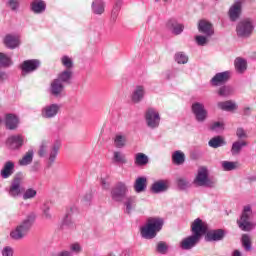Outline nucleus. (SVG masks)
<instances>
[{"label":"nucleus","mask_w":256,"mask_h":256,"mask_svg":"<svg viewBox=\"0 0 256 256\" xmlns=\"http://www.w3.org/2000/svg\"><path fill=\"white\" fill-rule=\"evenodd\" d=\"M164 221L159 217H150L147 219V223L140 229L143 239H155L157 233L163 229Z\"/></svg>","instance_id":"1"},{"label":"nucleus","mask_w":256,"mask_h":256,"mask_svg":"<svg viewBox=\"0 0 256 256\" xmlns=\"http://www.w3.org/2000/svg\"><path fill=\"white\" fill-rule=\"evenodd\" d=\"M36 218L37 216L35 213H30L18 226H16L14 230L10 232L11 239H14V241H21V239L27 237V233L31 231Z\"/></svg>","instance_id":"2"},{"label":"nucleus","mask_w":256,"mask_h":256,"mask_svg":"<svg viewBox=\"0 0 256 256\" xmlns=\"http://www.w3.org/2000/svg\"><path fill=\"white\" fill-rule=\"evenodd\" d=\"M251 219H253V210L251 209V206H244L240 219L237 220L239 229H241V231H251L255 229L256 224L251 222Z\"/></svg>","instance_id":"3"},{"label":"nucleus","mask_w":256,"mask_h":256,"mask_svg":"<svg viewBox=\"0 0 256 256\" xmlns=\"http://www.w3.org/2000/svg\"><path fill=\"white\" fill-rule=\"evenodd\" d=\"M25 179V176L23 175V172H18L13 177L10 187H9V195L10 197H13V199H17V197H22L24 187H23V181Z\"/></svg>","instance_id":"4"},{"label":"nucleus","mask_w":256,"mask_h":256,"mask_svg":"<svg viewBox=\"0 0 256 256\" xmlns=\"http://www.w3.org/2000/svg\"><path fill=\"white\" fill-rule=\"evenodd\" d=\"M217 181L209 178V170L206 167H201L198 169V173L194 179V185L197 187H208L213 189Z\"/></svg>","instance_id":"5"},{"label":"nucleus","mask_w":256,"mask_h":256,"mask_svg":"<svg viewBox=\"0 0 256 256\" xmlns=\"http://www.w3.org/2000/svg\"><path fill=\"white\" fill-rule=\"evenodd\" d=\"M129 192V188L127 184L124 182H118L112 189H111V198L113 201L117 203H121L123 199H125V195Z\"/></svg>","instance_id":"6"},{"label":"nucleus","mask_w":256,"mask_h":256,"mask_svg":"<svg viewBox=\"0 0 256 256\" xmlns=\"http://www.w3.org/2000/svg\"><path fill=\"white\" fill-rule=\"evenodd\" d=\"M145 121L149 129H157L161 123V116L154 108H148L145 113Z\"/></svg>","instance_id":"7"},{"label":"nucleus","mask_w":256,"mask_h":256,"mask_svg":"<svg viewBox=\"0 0 256 256\" xmlns=\"http://www.w3.org/2000/svg\"><path fill=\"white\" fill-rule=\"evenodd\" d=\"M191 111L198 123H205V121H207L209 113L207 112V109H205V105H203V103H193L191 106Z\"/></svg>","instance_id":"8"},{"label":"nucleus","mask_w":256,"mask_h":256,"mask_svg":"<svg viewBox=\"0 0 256 256\" xmlns=\"http://www.w3.org/2000/svg\"><path fill=\"white\" fill-rule=\"evenodd\" d=\"M253 23L249 19L240 21L236 26V33L238 37L247 38L253 33Z\"/></svg>","instance_id":"9"},{"label":"nucleus","mask_w":256,"mask_h":256,"mask_svg":"<svg viewBox=\"0 0 256 256\" xmlns=\"http://www.w3.org/2000/svg\"><path fill=\"white\" fill-rule=\"evenodd\" d=\"M192 233L194 237L201 239L202 235H205V233H207V223L203 222L201 218L195 219L192 223Z\"/></svg>","instance_id":"10"},{"label":"nucleus","mask_w":256,"mask_h":256,"mask_svg":"<svg viewBox=\"0 0 256 256\" xmlns=\"http://www.w3.org/2000/svg\"><path fill=\"white\" fill-rule=\"evenodd\" d=\"M61 110V105L59 104H50L42 108L41 117L43 119H53L57 117L59 111Z\"/></svg>","instance_id":"11"},{"label":"nucleus","mask_w":256,"mask_h":256,"mask_svg":"<svg viewBox=\"0 0 256 256\" xmlns=\"http://www.w3.org/2000/svg\"><path fill=\"white\" fill-rule=\"evenodd\" d=\"M50 94L57 99L65 97V84H62V82H59V80L54 79L50 85Z\"/></svg>","instance_id":"12"},{"label":"nucleus","mask_w":256,"mask_h":256,"mask_svg":"<svg viewBox=\"0 0 256 256\" xmlns=\"http://www.w3.org/2000/svg\"><path fill=\"white\" fill-rule=\"evenodd\" d=\"M40 66L41 61L37 59L25 60L21 64L20 69L22 70L23 75H26L28 73H33V71H37V69H39Z\"/></svg>","instance_id":"13"},{"label":"nucleus","mask_w":256,"mask_h":256,"mask_svg":"<svg viewBox=\"0 0 256 256\" xmlns=\"http://www.w3.org/2000/svg\"><path fill=\"white\" fill-rule=\"evenodd\" d=\"M198 31H199V33H203V35H205L207 37H213V35H215V30L213 29V24H211L207 20L199 21Z\"/></svg>","instance_id":"14"},{"label":"nucleus","mask_w":256,"mask_h":256,"mask_svg":"<svg viewBox=\"0 0 256 256\" xmlns=\"http://www.w3.org/2000/svg\"><path fill=\"white\" fill-rule=\"evenodd\" d=\"M231 77V72L225 71L217 73L212 79L211 84L214 87H219V85H223V83H227Z\"/></svg>","instance_id":"15"},{"label":"nucleus","mask_w":256,"mask_h":256,"mask_svg":"<svg viewBox=\"0 0 256 256\" xmlns=\"http://www.w3.org/2000/svg\"><path fill=\"white\" fill-rule=\"evenodd\" d=\"M145 86L137 85L134 87L131 94L132 103H141L145 99Z\"/></svg>","instance_id":"16"},{"label":"nucleus","mask_w":256,"mask_h":256,"mask_svg":"<svg viewBox=\"0 0 256 256\" xmlns=\"http://www.w3.org/2000/svg\"><path fill=\"white\" fill-rule=\"evenodd\" d=\"M61 149V141L56 140L53 145L50 147V151L48 153V165L51 167L53 163H55V159L59 155V150Z\"/></svg>","instance_id":"17"},{"label":"nucleus","mask_w":256,"mask_h":256,"mask_svg":"<svg viewBox=\"0 0 256 256\" xmlns=\"http://www.w3.org/2000/svg\"><path fill=\"white\" fill-rule=\"evenodd\" d=\"M199 241H201V239L192 234L181 241L180 247L184 251H189V249H193V247H195Z\"/></svg>","instance_id":"18"},{"label":"nucleus","mask_w":256,"mask_h":256,"mask_svg":"<svg viewBox=\"0 0 256 256\" xmlns=\"http://www.w3.org/2000/svg\"><path fill=\"white\" fill-rule=\"evenodd\" d=\"M241 7H242L241 0H236L234 4L230 7L228 15L231 21H237V19L241 17Z\"/></svg>","instance_id":"19"},{"label":"nucleus","mask_w":256,"mask_h":256,"mask_svg":"<svg viewBox=\"0 0 256 256\" xmlns=\"http://www.w3.org/2000/svg\"><path fill=\"white\" fill-rule=\"evenodd\" d=\"M223 239H225V230L223 229L210 230L206 233L207 241H223Z\"/></svg>","instance_id":"20"},{"label":"nucleus","mask_w":256,"mask_h":256,"mask_svg":"<svg viewBox=\"0 0 256 256\" xmlns=\"http://www.w3.org/2000/svg\"><path fill=\"white\" fill-rule=\"evenodd\" d=\"M4 123L6 125V129L13 131L19 126V118L15 114H6Z\"/></svg>","instance_id":"21"},{"label":"nucleus","mask_w":256,"mask_h":256,"mask_svg":"<svg viewBox=\"0 0 256 256\" xmlns=\"http://www.w3.org/2000/svg\"><path fill=\"white\" fill-rule=\"evenodd\" d=\"M23 141L24 138L22 135H13L7 139L6 143L10 149H20V147H23Z\"/></svg>","instance_id":"22"},{"label":"nucleus","mask_w":256,"mask_h":256,"mask_svg":"<svg viewBox=\"0 0 256 256\" xmlns=\"http://www.w3.org/2000/svg\"><path fill=\"white\" fill-rule=\"evenodd\" d=\"M169 189V181L167 180H158L154 182L151 186L152 193H165Z\"/></svg>","instance_id":"23"},{"label":"nucleus","mask_w":256,"mask_h":256,"mask_svg":"<svg viewBox=\"0 0 256 256\" xmlns=\"http://www.w3.org/2000/svg\"><path fill=\"white\" fill-rule=\"evenodd\" d=\"M30 9L36 15H41V13H45V9H47V4L43 0H34L30 4Z\"/></svg>","instance_id":"24"},{"label":"nucleus","mask_w":256,"mask_h":256,"mask_svg":"<svg viewBox=\"0 0 256 256\" xmlns=\"http://www.w3.org/2000/svg\"><path fill=\"white\" fill-rule=\"evenodd\" d=\"M13 173H15V163L7 161L0 172L2 179H9Z\"/></svg>","instance_id":"25"},{"label":"nucleus","mask_w":256,"mask_h":256,"mask_svg":"<svg viewBox=\"0 0 256 256\" xmlns=\"http://www.w3.org/2000/svg\"><path fill=\"white\" fill-rule=\"evenodd\" d=\"M166 26L173 35H181L185 29V26L183 24H179L175 20H169Z\"/></svg>","instance_id":"26"},{"label":"nucleus","mask_w":256,"mask_h":256,"mask_svg":"<svg viewBox=\"0 0 256 256\" xmlns=\"http://www.w3.org/2000/svg\"><path fill=\"white\" fill-rule=\"evenodd\" d=\"M19 44V36L8 34L4 38V45L7 49H17Z\"/></svg>","instance_id":"27"},{"label":"nucleus","mask_w":256,"mask_h":256,"mask_svg":"<svg viewBox=\"0 0 256 256\" xmlns=\"http://www.w3.org/2000/svg\"><path fill=\"white\" fill-rule=\"evenodd\" d=\"M71 79H73V70H64L60 72L56 78L57 81L64 85H69V83H71Z\"/></svg>","instance_id":"28"},{"label":"nucleus","mask_w":256,"mask_h":256,"mask_svg":"<svg viewBox=\"0 0 256 256\" xmlns=\"http://www.w3.org/2000/svg\"><path fill=\"white\" fill-rule=\"evenodd\" d=\"M91 9L94 15H103L105 13V1L94 0L91 4Z\"/></svg>","instance_id":"29"},{"label":"nucleus","mask_w":256,"mask_h":256,"mask_svg":"<svg viewBox=\"0 0 256 256\" xmlns=\"http://www.w3.org/2000/svg\"><path fill=\"white\" fill-rule=\"evenodd\" d=\"M60 229L62 231H67L69 229H75V223L73 222V218L71 217V214H66L64 218L62 219Z\"/></svg>","instance_id":"30"},{"label":"nucleus","mask_w":256,"mask_h":256,"mask_svg":"<svg viewBox=\"0 0 256 256\" xmlns=\"http://www.w3.org/2000/svg\"><path fill=\"white\" fill-rule=\"evenodd\" d=\"M147 189V178L138 177L134 183V191L136 193H143Z\"/></svg>","instance_id":"31"},{"label":"nucleus","mask_w":256,"mask_h":256,"mask_svg":"<svg viewBox=\"0 0 256 256\" xmlns=\"http://www.w3.org/2000/svg\"><path fill=\"white\" fill-rule=\"evenodd\" d=\"M34 155H35V152H33V150H29L24 154L22 159L18 161V165H20V167H27V165H31V163H33Z\"/></svg>","instance_id":"32"},{"label":"nucleus","mask_w":256,"mask_h":256,"mask_svg":"<svg viewBox=\"0 0 256 256\" xmlns=\"http://www.w3.org/2000/svg\"><path fill=\"white\" fill-rule=\"evenodd\" d=\"M217 107L222 111H235V109H237V104L231 100H227L224 102H218Z\"/></svg>","instance_id":"33"},{"label":"nucleus","mask_w":256,"mask_h":256,"mask_svg":"<svg viewBox=\"0 0 256 256\" xmlns=\"http://www.w3.org/2000/svg\"><path fill=\"white\" fill-rule=\"evenodd\" d=\"M137 203V198L135 196H129L126 198L124 205L126 207L125 213L131 215V211L135 209V205Z\"/></svg>","instance_id":"34"},{"label":"nucleus","mask_w":256,"mask_h":256,"mask_svg":"<svg viewBox=\"0 0 256 256\" xmlns=\"http://www.w3.org/2000/svg\"><path fill=\"white\" fill-rule=\"evenodd\" d=\"M37 197V190L35 188H27L22 192L23 201H31Z\"/></svg>","instance_id":"35"},{"label":"nucleus","mask_w":256,"mask_h":256,"mask_svg":"<svg viewBox=\"0 0 256 256\" xmlns=\"http://www.w3.org/2000/svg\"><path fill=\"white\" fill-rule=\"evenodd\" d=\"M234 65L237 73H245L247 71V60L243 58H236Z\"/></svg>","instance_id":"36"},{"label":"nucleus","mask_w":256,"mask_h":256,"mask_svg":"<svg viewBox=\"0 0 256 256\" xmlns=\"http://www.w3.org/2000/svg\"><path fill=\"white\" fill-rule=\"evenodd\" d=\"M127 145V136L123 134H116L114 137V146L116 149H123Z\"/></svg>","instance_id":"37"},{"label":"nucleus","mask_w":256,"mask_h":256,"mask_svg":"<svg viewBox=\"0 0 256 256\" xmlns=\"http://www.w3.org/2000/svg\"><path fill=\"white\" fill-rule=\"evenodd\" d=\"M172 161L174 165H183L185 163V153L180 150L175 151L172 154Z\"/></svg>","instance_id":"38"},{"label":"nucleus","mask_w":256,"mask_h":256,"mask_svg":"<svg viewBox=\"0 0 256 256\" xmlns=\"http://www.w3.org/2000/svg\"><path fill=\"white\" fill-rule=\"evenodd\" d=\"M208 145L209 147H212V149H219V147H223V145H225V141H223L221 136H216L209 140Z\"/></svg>","instance_id":"39"},{"label":"nucleus","mask_w":256,"mask_h":256,"mask_svg":"<svg viewBox=\"0 0 256 256\" xmlns=\"http://www.w3.org/2000/svg\"><path fill=\"white\" fill-rule=\"evenodd\" d=\"M243 147H247V142L245 141H236L232 144L231 153L232 155H239L241 153V149Z\"/></svg>","instance_id":"40"},{"label":"nucleus","mask_w":256,"mask_h":256,"mask_svg":"<svg viewBox=\"0 0 256 256\" xmlns=\"http://www.w3.org/2000/svg\"><path fill=\"white\" fill-rule=\"evenodd\" d=\"M149 163V157L144 153H137L135 156V165L143 167Z\"/></svg>","instance_id":"41"},{"label":"nucleus","mask_w":256,"mask_h":256,"mask_svg":"<svg viewBox=\"0 0 256 256\" xmlns=\"http://www.w3.org/2000/svg\"><path fill=\"white\" fill-rule=\"evenodd\" d=\"M112 161L114 163H121L122 165H125L127 163V157L125 156V154H123V152L115 151L113 153Z\"/></svg>","instance_id":"42"},{"label":"nucleus","mask_w":256,"mask_h":256,"mask_svg":"<svg viewBox=\"0 0 256 256\" xmlns=\"http://www.w3.org/2000/svg\"><path fill=\"white\" fill-rule=\"evenodd\" d=\"M11 65H13V60H11L5 53L0 52V67L7 69L8 67H11Z\"/></svg>","instance_id":"43"},{"label":"nucleus","mask_w":256,"mask_h":256,"mask_svg":"<svg viewBox=\"0 0 256 256\" xmlns=\"http://www.w3.org/2000/svg\"><path fill=\"white\" fill-rule=\"evenodd\" d=\"M49 140H42L38 149L39 157H47V151H49Z\"/></svg>","instance_id":"44"},{"label":"nucleus","mask_w":256,"mask_h":256,"mask_svg":"<svg viewBox=\"0 0 256 256\" xmlns=\"http://www.w3.org/2000/svg\"><path fill=\"white\" fill-rule=\"evenodd\" d=\"M176 183H177V187L181 191H185V190L189 189V187H191V183H189V180H187V178H184V177L177 178Z\"/></svg>","instance_id":"45"},{"label":"nucleus","mask_w":256,"mask_h":256,"mask_svg":"<svg viewBox=\"0 0 256 256\" xmlns=\"http://www.w3.org/2000/svg\"><path fill=\"white\" fill-rule=\"evenodd\" d=\"M242 247L245 251H251V236L249 234H243L241 238Z\"/></svg>","instance_id":"46"},{"label":"nucleus","mask_w":256,"mask_h":256,"mask_svg":"<svg viewBox=\"0 0 256 256\" xmlns=\"http://www.w3.org/2000/svg\"><path fill=\"white\" fill-rule=\"evenodd\" d=\"M175 61L179 65H185L189 61V56L185 55L183 52H178L175 54Z\"/></svg>","instance_id":"47"},{"label":"nucleus","mask_w":256,"mask_h":256,"mask_svg":"<svg viewBox=\"0 0 256 256\" xmlns=\"http://www.w3.org/2000/svg\"><path fill=\"white\" fill-rule=\"evenodd\" d=\"M121 5H122V1L118 0L111 12V19L112 21H117V17L119 16V11H121Z\"/></svg>","instance_id":"48"},{"label":"nucleus","mask_w":256,"mask_h":256,"mask_svg":"<svg viewBox=\"0 0 256 256\" xmlns=\"http://www.w3.org/2000/svg\"><path fill=\"white\" fill-rule=\"evenodd\" d=\"M233 93V87L231 86H222L218 90V95L220 97H229Z\"/></svg>","instance_id":"49"},{"label":"nucleus","mask_w":256,"mask_h":256,"mask_svg":"<svg viewBox=\"0 0 256 256\" xmlns=\"http://www.w3.org/2000/svg\"><path fill=\"white\" fill-rule=\"evenodd\" d=\"M222 167H223L224 171H235V169H237V167H239V163L223 161Z\"/></svg>","instance_id":"50"},{"label":"nucleus","mask_w":256,"mask_h":256,"mask_svg":"<svg viewBox=\"0 0 256 256\" xmlns=\"http://www.w3.org/2000/svg\"><path fill=\"white\" fill-rule=\"evenodd\" d=\"M41 209L43 212V217H45L46 219H51L53 217L51 215V203L44 202Z\"/></svg>","instance_id":"51"},{"label":"nucleus","mask_w":256,"mask_h":256,"mask_svg":"<svg viewBox=\"0 0 256 256\" xmlns=\"http://www.w3.org/2000/svg\"><path fill=\"white\" fill-rule=\"evenodd\" d=\"M61 63L63 67H65V69L69 71H71V69L74 67L73 59L69 58V56H63L61 58Z\"/></svg>","instance_id":"52"},{"label":"nucleus","mask_w":256,"mask_h":256,"mask_svg":"<svg viewBox=\"0 0 256 256\" xmlns=\"http://www.w3.org/2000/svg\"><path fill=\"white\" fill-rule=\"evenodd\" d=\"M168 249H169V246H167V243L163 241L158 242L156 247V251H158V253H161V255H165Z\"/></svg>","instance_id":"53"},{"label":"nucleus","mask_w":256,"mask_h":256,"mask_svg":"<svg viewBox=\"0 0 256 256\" xmlns=\"http://www.w3.org/2000/svg\"><path fill=\"white\" fill-rule=\"evenodd\" d=\"M197 45L200 47H205L207 43H209V40L207 39V36L198 35L195 37Z\"/></svg>","instance_id":"54"},{"label":"nucleus","mask_w":256,"mask_h":256,"mask_svg":"<svg viewBox=\"0 0 256 256\" xmlns=\"http://www.w3.org/2000/svg\"><path fill=\"white\" fill-rule=\"evenodd\" d=\"M8 5L11 11H17L19 9V0H9Z\"/></svg>","instance_id":"55"},{"label":"nucleus","mask_w":256,"mask_h":256,"mask_svg":"<svg viewBox=\"0 0 256 256\" xmlns=\"http://www.w3.org/2000/svg\"><path fill=\"white\" fill-rule=\"evenodd\" d=\"M236 136L238 139H247V132L243 128H237Z\"/></svg>","instance_id":"56"},{"label":"nucleus","mask_w":256,"mask_h":256,"mask_svg":"<svg viewBox=\"0 0 256 256\" xmlns=\"http://www.w3.org/2000/svg\"><path fill=\"white\" fill-rule=\"evenodd\" d=\"M224 124L222 122H214L211 126L210 129L211 131H219V129H223Z\"/></svg>","instance_id":"57"},{"label":"nucleus","mask_w":256,"mask_h":256,"mask_svg":"<svg viewBox=\"0 0 256 256\" xmlns=\"http://www.w3.org/2000/svg\"><path fill=\"white\" fill-rule=\"evenodd\" d=\"M2 256H13V248L6 246L2 250Z\"/></svg>","instance_id":"58"},{"label":"nucleus","mask_w":256,"mask_h":256,"mask_svg":"<svg viewBox=\"0 0 256 256\" xmlns=\"http://www.w3.org/2000/svg\"><path fill=\"white\" fill-rule=\"evenodd\" d=\"M81 250V245H79V243H74L70 246V251L73 253H81Z\"/></svg>","instance_id":"59"},{"label":"nucleus","mask_w":256,"mask_h":256,"mask_svg":"<svg viewBox=\"0 0 256 256\" xmlns=\"http://www.w3.org/2000/svg\"><path fill=\"white\" fill-rule=\"evenodd\" d=\"M9 79V74L7 72L0 70V83H5Z\"/></svg>","instance_id":"60"},{"label":"nucleus","mask_w":256,"mask_h":256,"mask_svg":"<svg viewBox=\"0 0 256 256\" xmlns=\"http://www.w3.org/2000/svg\"><path fill=\"white\" fill-rule=\"evenodd\" d=\"M101 185H102V187H103V189H109V181H107V179H105V178H102L101 179Z\"/></svg>","instance_id":"61"},{"label":"nucleus","mask_w":256,"mask_h":256,"mask_svg":"<svg viewBox=\"0 0 256 256\" xmlns=\"http://www.w3.org/2000/svg\"><path fill=\"white\" fill-rule=\"evenodd\" d=\"M57 256H72V255H71V252L69 251H62V252H59Z\"/></svg>","instance_id":"62"},{"label":"nucleus","mask_w":256,"mask_h":256,"mask_svg":"<svg viewBox=\"0 0 256 256\" xmlns=\"http://www.w3.org/2000/svg\"><path fill=\"white\" fill-rule=\"evenodd\" d=\"M91 199H93V196L91 194H86L84 196V201H86V203H89V201H91Z\"/></svg>","instance_id":"63"},{"label":"nucleus","mask_w":256,"mask_h":256,"mask_svg":"<svg viewBox=\"0 0 256 256\" xmlns=\"http://www.w3.org/2000/svg\"><path fill=\"white\" fill-rule=\"evenodd\" d=\"M233 256H241V252L239 250H235Z\"/></svg>","instance_id":"64"}]
</instances>
